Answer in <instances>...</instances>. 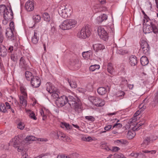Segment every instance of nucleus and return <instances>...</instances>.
I'll list each match as a JSON object with an SVG mask.
<instances>
[{"instance_id": "obj_5", "label": "nucleus", "mask_w": 158, "mask_h": 158, "mask_svg": "<svg viewBox=\"0 0 158 158\" xmlns=\"http://www.w3.org/2000/svg\"><path fill=\"white\" fill-rule=\"evenodd\" d=\"M140 47L143 53L146 55L150 54V47L148 42L145 40H142L140 41Z\"/></svg>"}, {"instance_id": "obj_36", "label": "nucleus", "mask_w": 158, "mask_h": 158, "mask_svg": "<svg viewBox=\"0 0 158 158\" xmlns=\"http://www.w3.org/2000/svg\"><path fill=\"white\" fill-rule=\"evenodd\" d=\"M32 19L35 23L39 22L41 20V17L40 15H34Z\"/></svg>"}, {"instance_id": "obj_57", "label": "nucleus", "mask_w": 158, "mask_h": 158, "mask_svg": "<svg viewBox=\"0 0 158 158\" xmlns=\"http://www.w3.org/2000/svg\"><path fill=\"white\" fill-rule=\"evenodd\" d=\"M111 127L112 126L111 125H108V126L105 127L104 129L106 131H108L111 128Z\"/></svg>"}, {"instance_id": "obj_22", "label": "nucleus", "mask_w": 158, "mask_h": 158, "mask_svg": "<svg viewBox=\"0 0 158 158\" xmlns=\"http://www.w3.org/2000/svg\"><path fill=\"white\" fill-rule=\"evenodd\" d=\"M97 91L98 94L100 95L105 94L107 92L106 89L104 87H101L98 89Z\"/></svg>"}, {"instance_id": "obj_54", "label": "nucleus", "mask_w": 158, "mask_h": 158, "mask_svg": "<svg viewBox=\"0 0 158 158\" xmlns=\"http://www.w3.org/2000/svg\"><path fill=\"white\" fill-rule=\"evenodd\" d=\"M117 142L118 143H120L121 144H125L127 142V141L126 140L123 139L118 140H117Z\"/></svg>"}, {"instance_id": "obj_49", "label": "nucleus", "mask_w": 158, "mask_h": 158, "mask_svg": "<svg viewBox=\"0 0 158 158\" xmlns=\"http://www.w3.org/2000/svg\"><path fill=\"white\" fill-rule=\"evenodd\" d=\"M122 125L121 123H115L113 125L112 129H113V128H114V127L120 128V127H122Z\"/></svg>"}, {"instance_id": "obj_39", "label": "nucleus", "mask_w": 158, "mask_h": 158, "mask_svg": "<svg viewBox=\"0 0 158 158\" xmlns=\"http://www.w3.org/2000/svg\"><path fill=\"white\" fill-rule=\"evenodd\" d=\"M6 7L5 5H0V14H3L6 10Z\"/></svg>"}, {"instance_id": "obj_50", "label": "nucleus", "mask_w": 158, "mask_h": 158, "mask_svg": "<svg viewBox=\"0 0 158 158\" xmlns=\"http://www.w3.org/2000/svg\"><path fill=\"white\" fill-rule=\"evenodd\" d=\"M10 28L8 29H11L12 30L14 31L15 29L14 23L13 22H11L10 23Z\"/></svg>"}, {"instance_id": "obj_26", "label": "nucleus", "mask_w": 158, "mask_h": 158, "mask_svg": "<svg viewBox=\"0 0 158 158\" xmlns=\"http://www.w3.org/2000/svg\"><path fill=\"white\" fill-rule=\"evenodd\" d=\"M60 27L63 30H67L69 29V27L68 24H67L65 20L64 21L60 26Z\"/></svg>"}, {"instance_id": "obj_53", "label": "nucleus", "mask_w": 158, "mask_h": 158, "mask_svg": "<svg viewBox=\"0 0 158 158\" xmlns=\"http://www.w3.org/2000/svg\"><path fill=\"white\" fill-rule=\"evenodd\" d=\"M28 155L25 151L23 152L22 153V156L21 158H28Z\"/></svg>"}, {"instance_id": "obj_63", "label": "nucleus", "mask_w": 158, "mask_h": 158, "mask_svg": "<svg viewBox=\"0 0 158 158\" xmlns=\"http://www.w3.org/2000/svg\"><path fill=\"white\" fill-rule=\"evenodd\" d=\"M18 148L17 150L19 152L22 151L23 150V147L22 146H18Z\"/></svg>"}, {"instance_id": "obj_10", "label": "nucleus", "mask_w": 158, "mask_h": 158, "mask_svg": "<svg viewBox=\"0 0 158 158\" xmlns=\"http://www.w3.org/2000/svg\"><path fill=\"white\" fill-rule=\"evenodd\" d=\"M5 19H9L13 18V13L12 10L10 8L8 10L7 8L5 12L3 14Z\"/></svg>"}, {"instance_id": "obj_45", "label": "nucleus", "mask_w": 158, "mask_h": 158, "mask_svg": "<svg viewBox=\"0 0 158 158\" xmlns=\"http://www.w3.org/2000/svg\"><path fill=\"white\" fill-rule=\"evenodd\" d=\"M51 31L52 33H54L56 31L55 25L54 23H52L51 24Z\"/></svg>"}, {"instance_id": "obj_42", "label": "nucleus", "mask_w": 158, "mask_h": 158, "mask_svg": "<svg viewBox=\"0 0 158 158\" xmlns=\"http://www.w3.org/2000/svg\"><path fill=\"white\" fill-rule=\"evenodd\" d=\"M85 119L89 121L94 122L95 120V118L92 116H88L85 117Z\"/></svg>"}, {"instance_id": "obj_37", "label": "nucleus", "mask_w": 158, "mask_h": 158, "mask_svg": "<svg viewBox=\"0 0 158 158\" xmlns=\"http://www.w3.org/2000/svg\"><path fill=\"white\" fill-rule=\"evenodd\" d=\"M36 139L37 138L35 136L32 135H30L27 136L25 138V140L28 142L30 141H35Z\"/></svg>"}, {"instance_id": "obj_44", "label": "nucleus", "mask_w": 158, "mask_h": 158, "mask_svg": "<svg viewBox=\"0 0 158 158\" xmlns=\"http://www.w3.org/2000/svg\"><path fill=\"white\" fill-rule=\"evenodd\" d=\"M0 110L1 111L5 113L6 112V110L5 106L4 104H1L0 105Z\"/></svg>"}, {"instance_id": "obj_18", "label": "nucleus", "mask_w": 158, "mask_h": 158, "mask_svg": "<svg viewBox=\"0 0 158 158\" xmlns=\"http://www.w3.org/2000/svg\"><path fill=\"white\" fill-rule=\"evenodd\" d=\"M140 62L143 66H145L148 64V60L146 56H143L140 59Z\"/></svg>"}, {"instance_id": "obj_60", "label": "nucleus", "mask_w": 158, "mask_h": 158, "mask_svg": "<svg viewBox=\"0 0 158 158\" xmlns=\"http://www.w3.org/2000/svg\"><path fill=\"white\" fill-rule=\"evenodd\" d=\"M83 140L85 141H89L92 140V138L90 137H88L87 138L85 137Z\"/></svg>"}, {"instance_id": "obj_25", "label": "nucleus", "mask_w": 158, "mask_h": 158, "mask_svg": "<svg viewBox=\"0 0 158 158\" xmlns=\"http://www.w3.org/2000/svg\"><path fill=\"white\" fill-rule=\"evenodd\" d=\"M70 86L73 88H75L77 87V84L76 82L73 80H70L69 79H67Z\"/></svg>"}, {"instance_id": "obj_41", "label": "nucleus", "mask_w": 158, "mask_h": 158, "mask_svg": "<svg viewBox=\"0 0 158 158\" xmlns=\"http://www.w3.org/2000/svg\"><path fill=\"white\" fill-rule=\"evenodd\" d=\"M102 35L103 36V37H100L101 39H103L104 41H106L108 40V35L107 32L106 31V33L104 32L102 33Z\"/></svg>"}, {"instance_id": "obj_16", "label": "nucleus", "mask_w": 158, "mask_h": 158, "mask_svg": "<svg viewBox=\"0 0 158 158\" xmlns=\"http://www.w3.org/2000/svg\"><path fill=\"white\" fill-rule=\"evenodd\" d=\"M100 146L102 148L105 149L107 151L111 150V148L109 147V144L105 142H101Z\"/></svg>"}, {"instance_id": "obj_48", "label": "nucleus", "mask_w": 158, "mask_h": 158, "mask_svg": "<svg viewBox=\"0 0 158 158\" xmlns=\"http://www.w3.org/2000/svg\"><path fill=\"white\" fill-rule=\"evenodd\" d=\"M18 128L21 130H23L24 128V125L21 122H20L18 125Z\"/></svg>"}, {"instance_id": "obj_6", "label": "nucleus", "mask_w": 158, "mask_h": 158, "mask_svg": "<svg viewBox=\"0 0 158 158\" xmlns=\"http://www.w3.org/2000/svg\"><path fill=\"white\" fill-rule=\"evenodd\" d=\"M145 34L153 32L154 33L158 32V29L153 22H151L150 24L147 25L145 30H143Z\"/></svg>"}, {"instance_id": "obj_8", "label": "nucleus", "mask_w": 158, "mask_h": 158, "mask_svg": "<svg viewBox=\"0 0 158 158\" xmlns=\"http://www.w3.org/2000/svg\"><path fill=\"white\" fill-rule=\"evenodd\" d=\"M25 8L28 11H31L34 9V4L33 0H29L26 3Z\"/></svg>"}, {"instance_id": "obj_64", "label": "nucleus", "mask_w": 158, "mask_h": 158, "mask_svg": "<svg viewBox=\"0 0 158 158\" xmlns=\"http://www.w3.org/2000/svg\"><path fill=\"white\" fill-rule=\"evenodd\" d=\"M122 154H116L114 155V158H120L122 156Z\"/></svg>"}, {"instance_id": "obj_31", "label": "nucleus", "mask_w": 158, "mask_h": 158, "mask_svg": "<svg viewBox=\"0 0 158 158\" xmlns=\"http://www.w3.org/2000/svg\"><path fill=\"white\" fill-rule=\"evenodd\" d=\"M100 67V65L98 64L92 65L89 67V70L90 71L93 72L98 69H99Z\"/></svg>"}, {"instance_id": "obj_58", "label": "nucleus", "mask_w": 158, "mask_h": 158, "mask_svg": "<svg viewBox=\"0 0 158 158\" xmlns=\"http://www.w3.org/2000/svg\"><path fill=\"white\" fill-rule=\"evenodd\" d=\"M139 155H140V156H138V158H145L146 156L143 153H139Z\"/></svg>"}, {"instance_id": "obj_62", "label": "nucleus", "mask_w": 158, "mask_h": 158, "mask_svg": "<svg viewBox=\"0 0 158 158\" xmlns=\"http://www.w3.org/2000/svg\"><path fill=\"white\" fill-rule=\"evenodd\" d=\"M142 12L143 14L144 15V18L146 19L147 21V22L148 21V19H149V17L147 16V15L145 14L143 10L142 11Z\"/></svg>"}, {"instance_id": "obj_14", "label": "nucleus", "mask_w": 158, "mask_h": 158, "mask_svg": "<svg viewBox=\"0 0 158 158\" xmlns=\"http://www.w3.org/2000/svg\"><path fill=\"white\" fill-rule=\"evenodd\" d=\"M93 47L94 50L97 52L103 50L105 48V47L103 45L99 44H93Z\"/></svg>"}, {"instance_id": "obj_24", "label": "nucleus", "mask_w": 158, "mask_h": 158, "mask_svg": "<svg viewBox=\"0 0 158 158\" xmlns=\"http://www.w3.org/2000/svg\"><path fill=\"white\" fill-rule=\"evenodd\" d=\"M13 141L14 142L13 146L14 148H16L19 146L20 143V142L19 140V138L17 137H15L13 139Z\"/></svg>"}, {"instance_id": "obj_47", "label": "nucleus", "mask_w": 158, "mask_h": 158, "mask_svg": "<svg viewBox=\"0 0 158 158\" xmlns=\"http://www.w3.org/2000/svg\"><path fill=\"white\" fill-rule=\"evenodd\" d=\"M52 94L51 96L53 98H57V99L58 98H59L58 94L57 93H56L55 92V91H54L52 93Z\"/></svg>"}, {"instance_id": "obj_52", "label": "nucleus", "mask_w": 158, "mask_h": 158, "mask_svg": "<svg viewBox=\"0 0 158 158\" xmlns=\"http://www.w3.org/2000/svg\"><path fill=\"white\" fill-rule=\"evenodd\" d=\"M154 101L155 103H158V91L156 94L155 96L154 99Z\"/></svg>"}, {"instance_id": "obj_55", "label": "nucleus", "mask_w": 158, "mask_h": 158, "mask_svg": "<svg viewBox=\"0 0 158 158\" xmlns=\"http://www.w3.org/2000/svg\"><path fill=\"white\" fill-rule=\"evenodd\" d=\"M119 149L120 148L118 147H113L112 149H111L110 150L113 152H117Z\"/></svg>"}, {"instance_id": "obj_27", "label": "nucleus", "mask_w": 158, "mask_h": 158, "mask_svg": "<svg viewBox=\"0 0 158 158\" xmlns=\"http://www.w3.org/2000/svg\"><path fill=\"white\" fill-rule=\"evenodd\" d=\"M26 113L28 114H29L30 117L31 118L33 119L34 120H36L37 119V118L35 116V114L33 111L30 110H26Z\"/></svg>"}, {"instance_id": "obj_30", "label": "nucleus", "mask_w": 158, "mask_h": 158, "mask_svg": "<svg viewBox=\"0 0 158 158\" xmlns=\"http://www.w3.org/2000/svg\"><path fill=\"white\" fill-rule=\"evenodd\" d=\"M107 69L108 73L111 75L113 74L114 69L111 63H108Z\"/></svg>"}, {"instance_id": "obj_59", "label": "nucleus", "mask_w": 158, "mask_h": 158, "mask_svg": "<svg viewBox=\"0 0 158 158\" xmlns=\"http://www.w3.org/2000/svg\"><path fill=\"white\" fill-rule=\"evenodd\" d=\"M3 40V37L2 33H0V43H2Z\"/></svg>"}, {"instance_id": "obj_17", "label": "nucleus", "mask_w": 158, "mask_h": 158, "mask_svg": "<svg viewBox=\"0 0 158 158\" xmlns=\"http://www.w3.org/2000/svg\"><path fill=\"white\" fill-rule=\"evenodd\" d=\"M82 56L85 59H90L92 56V51L89 50L87 52H82Z\"/></svg>"}, {"instance_id": "obj_61", "label": "nucleus", "mask_w": 158, "mask_h": 158, "mask_svg": "<svg viewBox=\"0 0 158 158\" xmlns=\"http://www.w3.org/2000/svg\"><path fill=\"white\" fill-rule=\"evenodd\" d=\"M57 158H70L68 156H65L64 155H58Z\"/></svg>"}, {"instance_id": "obj_56", "label": "nucleus", "mask_w": 158, "mask_h": 158, "mask_svg": "<svg viewBox=\"0 0 158 158\" xmlns=\"http://www.w3.org/2000/svg\"><path fill=\"white\" fill-rule=\"evenodd\" d=\"M10 57L11 60L14 61H15L17 60L16 57L14 54H11Z\"/></svg>"}, {"instance_id": "obj_19", "label": "nucleus", "mask_w": 158, "mask_h": 158, "mask_svg": "<svg viewBox=\"0 0 158 158\" xmlns=\"http://www.w3.org/2000/svg\"><path fill=\"white\" fill-rule=\"evenodd\" d=\"M107 18V16L106 15L103 14L97 18V20L98 23H101L104 20H106Z\"/></svg>"}, {"instance_id": "obj_9", "label": "nucleus", "mask_w": 158, "mask_h": 158, "mask_svg": "<svg viewBox=\"0 0 158 158\" xmlns=\"http://www.w3.org/2000/svg\"><path fill=\"white\" fill-rule=\"evenodd\" d=\"M19 67L22 69L25 70L29 69L30 67L29 65L27 64L24 58L21 57L19 60Z\"/></svg>"}, {"instance_id": "obj_38", "label": "nucleus", "mask_w": 158, "mask_h": 158, "mask_svg": "<svg viewBox=\"0 0 158 158\" xmlns=\"http://www.w3.org/2000/svg\"><path fill=\"white\" fill-rule=\"evenodd\" d=\"M61 127L62 128L65 127L67 129H70L72 128L71 126L70 125L69 123H62Z\"/></svg>"}, {"instance_id": "obj_21", "label": "nucleus", "mask_w": 158, "mask_h": 158, "mask_svg": "<svg viewBox=\"0 0 158 158\" xmlns=\"http://www.w3.org/2000/svg\"><path fill=\"white\" fill-rule=\"evenodd\" d=\"M37 33L35 32L34 36L31 37V42L34 44H37L39 40V37L38 36Z\"/></svg>"}, {"instance_id": "obj_13", "label": "nucleus", "mask_w": 158, "mask_h": 158, "mask_svg": "<svg viewBox=\"0 0 158 158\" xmlns=\"http://www.w3.org/2000/svg\"><path fill=\"white\" fill-rule=\"evenodd\" d=\"M59 139L65 142H69L71 141V139L69 137H68V136H66L65 135L64 133L60 132H59Z\"/></svg>"}, {"instance_id": "obj_35", "label": "nucleus", "mask_w": 158, "mask_h": 158, "mask_svg": "<svg viewBox=\"0 0 158 158\" xmlns=\"http://www.w3.org/2000/svg\"><path fill=\"white\" fill-rule=\"evenodd\" d=\"M70 29L75 27L77 23V21L73 19H69Z\"/></svg>"}, {"instance_id": "obj_7", "label": "nucleus", "mask_w": 158, "mask_h": 158, "mask_svg": "<svg viewBox=\"0 0 158 158\" xmlns=\"http://www.w3.org/2000/svg\"><path fill=\"white\" fill-rule=\"evenodd\" d=\"M31 85L34 88H37L40 85L41 82L40 78L37 76H34L31 78Z\"/></svg>"}, {"instance_id": "obj_12", "label": "nucleus", "mask_w": 158, "mask_h": 158, "mask_svg": "<svg viewBox=\"0 0 158 158\" xmlns=\"http://www.w3.org/2000/svg\"><path fill=\"white\" fill-rule=\"evenodd\" d=\"M14 31L11 29H8L6 30V36L11 41L14 40L15 37L14 35L13 31Z\"/></svg>"}, {"instance_id": "obj_28", "label": "nucleus", "mask_w": 158, "mask_h": 158, "mask_svg": "<svg viewBox=\"0 0 158 158\" xmlns=\"http://www.w3.org/2000/svg\"><path fill=\"white\" fill-rule=\"evenodd\" d=\"M104 32L106 33V31L104 28L101 27H98V32L100 37H103V36L102 35V33Z\"/></svg>"}, {"instance_id": "obj_23", "label": "nucleus", "mask_w": 158, "mask_h": 158, "mask_svg": "<svg viewBox=\"0 0 158 158\" xmlns=\"http://www.w3.org/2000/svg\"><path fill=\"white\" fill-rule=\"evenodd\" d=\"M150 141V137H147L144 138L143 142L141 145L142 146L146 147L148 145Z\"/></svg>"}, {"instance_id": "obj_51", "label": "nucleus", "mask_w": 158, "mask_h": 158, "mask_svg": "<svg viewBox=\"0 0 158 158\" xmlns=\"http://www.w3.org/2000/svg\"><path fill=\"white\" fill-rule=\"evenodd\" d=\"M143 152L145 153H150L152 154H153L156 153V151L155 150H152L150 151L148 150H144L143 151Z\"/></svg>"}, {"instance_id": "obj_40", "label": "nucleus", "mask_w": 158, "mask_h": 158, "mask_svg": "<svg viewBox=\"0 0 158 158\" xmlns=\"http://www.w3.org/2000/svg\"><path fill=\"white\" fill-rule=\"evenodd\" d=\"M44 20L46 21H49L50 20V17L47 13H44L43 15Z\"/></svg>"}, {"instance_id": "obj_34", "label": "nucleus", "mask_w": 158, "mask_h": 158, "mask_svg": "<svg viewBox=\"0 0 158 158\" xmlns=\"http://www.w3.org/2000/svg\"><path fill=\"white\" fill-rule=\"evenodd\" d=\"M145 121H143V122H139V123H137L136 124V126L135 127H134L133 128V130L134 131H138L139 129L140 128H139V127L142 126V125H143Z\"/></svg>"}, {"instance_id": "obj_32", "label": "nucleus", "mask_w": 158, "mask_h": 158, "mask_svg": "<svg viewBox=\"0 0 158 158\" xmlns=\"http://www.w3.org/2000/svg\"><path fill=\"white\" fill-rule=\"evenodd\" d=\"M25 76L27 80L28 81L31 80V78H32L31 77L32 76V73L28 71H27L25 72Z\"/></svg>"}, {"instance_id": "obj_33", "label": "nucleus", "mask_w": 158, "mask_h": 158, "mask_svg": "<svg viewBox=\"0 0 158 158\" xmlns=\"http://www.w3.org/2000/svg\"><path fill=\"white\" fill-rule=\"evenodd\" d=\"M20 102L22 106L25 107L27 105V102L25 100L24 97L23 96H21L19 98Z\"/></svg>"}, {"instance_id": "obj_2", "label": "nucleus", "mask_w": 158, "mask_h": 158, "mask_svg": "<svg viewBox=\"0 0 158 158\" xmlns=\"http://www.w3.org/2000/svg\"><path fill=\"white\" fill-rule=\"evenodd\" d=\"M91 29L90 26L87 25L82 28L78 34V37L81 39H85L89 37L91 34Z\"/></svg>"}, {"instance_id": "obj_15", "label": "nucleus", "mask_w": 158, "mask_h": 158, "mask_svg": "<svg viewBox=\"0 0 158 158\" xmlns=\"http://www.w3.org/2000/svg\"><path fill=\"white\" fill-rule=\"evenodd\" d=\"M129 63L131 66H135L137 63L136 56H131L129 58Z\"/></svg>"}, {"instance_id": "obj_43", "label": "nucleus", "mask_w": 158, "mask_h": 158, "mask_svg": "<svg viewBox=\"0 0 158 158\" xmlns=\"http://www.w3.org/2000/svg\"><path fill=\"white\" fill-rule=\"evenodd\" d=\"M20 89L22 93L24 96H26L27 95V94L26 93V89L25 87L24 86H21L20 88Z\"/></svg>"}, {"instance_id": "obj_1", "label": "nucleus", "mask_w": 158, "mask_h": 158, "mask_svg": "<svg viewBox=\"0 0 158 158\" xmlns=\"http://www.w3.org/2000/svg\"><path fill=\"white\" fill-rule=\"evenodd\" d=\"M67 102L71 108L79 113L81 110V103L79 98L76 96H69L67 97L63 95L58 98L55 102L58 107H62Z\"/></svg>"}, {"instance_id": "obj_3", "label": "nucleus", "mask_w": 158, "mask_h": 158, "mask_svg": "<svg viewBox=\"0 0 158 158\" xmlns=\"http://www.w3.org/2000/svg\"><path fill=\"white\" fill-rule=\"evenodd\" d=\"M58 12L61 17L66 18L70 16L71 10L66 8L65 6H61L58 9Z\"/></svg>"}, {"instance_id": "obj_46", "label": "nucleus", "mask_w": 158, "mask_h": 158, "mask_svg": "<svg viewBox=\"0 0 158 158\" xmlns=\"http://www.w3.org/2000/svg\"><path fill=\"white\" fill-rule=\"evenodd\" d=\"M40 113L41 114V115L42 116L43 118L42 119L43 120H44L46 119L47 116L46 115L44 114L43 110L42 109H41L40 110Z\"/></svg>"}, {"instance_id": "obj_11", "label": "nucleus", "mask_w": 158, "mask_h": 158, "mask_svg": "<svg viewBox=\"0 0 158 158\" xmlns=\"http://www.w3.org/2000/svg\"><path fill=\"white\" fill-rule=\"evenodd\" d=\"M70 64L75 69H77L81 66L78 60L76 58H73L71 60Z\"/></svg>"}, {"instance_id": "obj_4", "label": "nucleus", "mask_w": 158, "mask_h": 158, "mask_svg": "<svg viewBox=\"0 0 158 158\" xmlns=\"http://www.w3.org/2000/svg\"><path fill=\"white\" fill-rule=\"evenodd\" d=\"M89 99L93 104L97 106H102L105 104V102L102 99L97 97L90 96L89 97Z\"/></svg>"}, {"instance_id": "obj_20", "label": "nucleus", "mask_w": 158, "mask_h": 158, "mask_svg": "<svg viewBox=\"0 0 158 158\" xmlns=\"http://www.w3.org/2000/svg\"><path fill=\"white\" fill-rule=\"evenodd\" d=\"M7 54V49L4 46L1 47L0 48V56L4 57L6 56Z\"/></svg>"}, {"instance_id": "obj_29", "label": "nucleus", "mask_w": 158, "mask_h": 158, "mask_svg": "<svg viewBox=\"0 0 158 158\" xmlns=\"http://www.w3.org/2000/svg\"><path fill=\"white\" fill-rule=\"evenodd\" d=\"M47 90L50 94L53 93L54 91V87L52 86L51 84H48L47 85Z\"/></svg>"}]
</instances>
